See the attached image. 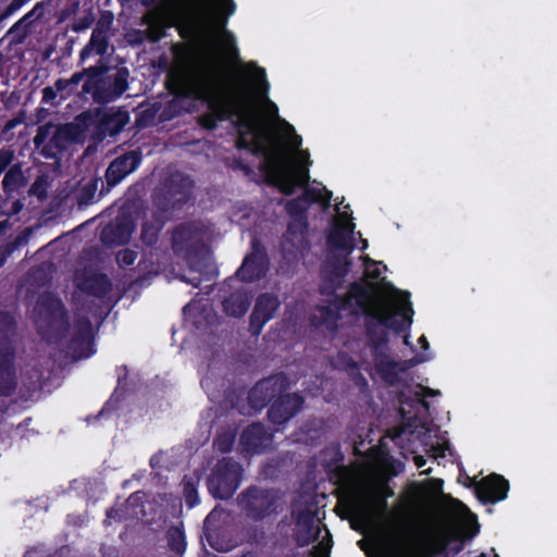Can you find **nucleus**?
<instances>
[{
	"label": "nucleus",
	"mask_w": 557,
	"mask_h": 557,
	"mask_svg": "<svg viewBox=\"0 0 557 557\" xmlns=\"http://www.w3.org/2000/svg\"><path fill=\"white\" fill-rule=\"evenodd\" d=\"M400 295V301L404 304L401 310L403 321L397 319V313L391 308L386 300L372 299L367 308L361 312L364 315V332L367 346L371 349L372 356L385 350L389 343L387 330H393L400 334L412 323L413 310L409 300L410 294L395 289Z\"/></svg>",
	"instance_id": "nucleus-1"
},
{
	"label": "nucleus",
	"mask_w": 557,
	"mask_h": 557,
	"mask_svg": "<svg viewBox=\"0 0 557 557\" xmlns=\"http://www.w3.org/2000/svg\"><path fill=\"white\" fill-rule=\"evenodd\" d=\"M265 172H268V184L276 187L281 194L293 196L297 187H302L304 190L300 196L308 207L312 203L330 206L332 193L329 189H315V187L308 185L310 175L307 166L290 165L286 162L284 156L272 154L269 157Z\"/></svg>",
	"instance_id": "nucleus-2"
},
{
	"label": "nucleus",
	"mask_w": 557,
	"mask_h": 557,
	"mask_svg": "<svg viewBox=\"0 0 557 557\" xmlns=\"http://www.w3.org/2000/svg\"><path fill=\"white\" fill-rule=\"evenodd\" d=\"M240 112L236 114L235 126L237 128V148L246 149L255 154H264L265 162L261 166V171L265 174L269 157L272 154L284 156L282 150L272 145L269 131L264 129L252 107L249 94L244 99Z\"/></svg>",
	"instance_id": "nucleus-3"
},
{
	"label": "nucleus",
	"mask_w": 557,
	"mask_h": 557,
	"mask_svg": "<svg viewBox=\"0 0 557 557\" xmlns=\"http://www.w3.org/2000/svg\"><path fill=\"white\" fill-rule=\"evenodd\" d=\"M17 336L15 315L0 311V397H12L18 387L15 367Z\"/></svg>",
	"instance_id": "nucleus-4"
},
{
	"label": "nucleus",
	"mask_w": 557,
	"mask_h": 557,
	"mask_svg": "<svg viewBox=\"0 0 557 557\" xmlns=\"http://www.w3.org/2000/svg\"><path fill=\"white\" fill-rule=\"evenodd\" d=\"M237 506L246 520L264 522L282 510V494L277 488L249 485L237 494Z\"/></svg>",
	"instance_id": "nucleus-5"
},
{
	"label": "nucleus",
	"mask_w": 557,
	"mask_h": 557,
	"mask_svg": "<svg viewBox=\"0 0 557 557\" xmlns=\"http://www.w3.org/2000/svg\"><path fill=\"white\" fill-rule=\"evenodd\" d=\"M38 331L49 342L62 343L69 336L71 322L62 300L53 295H41L37 301Z\"/></svg>",
	"instance_id": "nucleus-6"
},
{
	"label": "nucleus",
	"mask_w": 557,
	"mask_h": 557,
	"mask_svg": "<svg viewBox=\"0 0 557 557\" xmlns=\"http://www.w3.org/2000/svg\"><path fill=\"white\" fill-rule=\"evenodd\" d=\"M194 181L180 171L169 174L153 195V205L161 213L180 210L193 195Z\"/></svg>",
	"instance_id": "nucleus-7"
},
{
	"label": "nucleus",
	"mask_w": 557,
	"mask_h": 557,
	"mask_svg": "<svg viewBox=\"0 0 557 557\" xmlns=\"http://www.w3.org/2000/svg\"><path fill=\"white\" fill-rule=\"evenodd\" d=\"M248 92V88L239 84L225 97L211 98L208 102L209 112L198 117V124L202 128L213 131L219 122L234 119L240 112V106Z\"/></svg>",
	"instance_id": "nucleus-8"
},
{
	"label": "nucleus",
	"mask_w": 557,
	"mask_h": 557,
	"mask_svg": "<svg viewBox=\"0 0 557 557\" xmlns=\"http://www.w3.org/2000/svg\"><path fill=\"white\" fill-rule=\"evenodd\" d=\"M242 466L233 458H222L216 462L208 478V488L216 499H228L238 490L242 479Z\"/></svg>",
	"instance_id": "nucleus-9"
},
{
	"label": "nucleus",
	"mask_w": 557,
	"mask_h": 557,
	"mask_svg": "<svg viewBox=\"0 0 557 557\" xmlns=\"http://www.w3.org/2000/svg\"><path fill=\"white\" fill-rule=\"evenodd\" d=\"M52 127L53 125L50 123L40 125L33 140L35 147L41 149V154L49 159L57 158L76 138L75 133H73V125H69V123L55 126L53 134L50 136Z\"/></svg>",
	"instance_id": "nucleus-10"
},
{
	"label": "nucleus",
	"mask_w": 557,
	"mask_h": 557,
	"mask_svg": "<svg viewBox=\"0 0 557 557\" xmlns=\"http://www.w3.org/2000/svg\"><path fill=\"white\" fill-rule=\"evenodd\" d=\"M290 386L288 376L283 373H275L259 380L248 392L249 406L260 411L270 406L281 393L286 392Z\"/></svg>",
	"instance_id": "nucleus-11"
},
{
	"label": "nucleus",
	"mask_w": 557,
	"mask_h": 557,
	"mask_svg": "<svg viewBox=\"0 0 557 557\" xmlns=\"http://www.w3.org/2000/svg\"><path fill=\"white\" fill-rule=\"evenodd\" d=\"M375 285L368 281H355L349 284L348 290L344 295L336 292L334 294H322L332 297L327 304L337 311L338 314L352 308L354 304L362 312L367 305L374 299Z\"/></svg>",
	"instance_id": "nucleus-12"
},
{
	"label": "nucleus",
	"mask_w": 557,
	"mask_h": 557,
	"mask_svg": "<svg viewBox=\"0 0 557 557\" xmlns=\"http://www.w3.org/2000/svg\"><path fill=\"white\" fill-rule=\"evenodd\" d=\"M143 162V152L140 149H133L123 152L112 159L104 172L106 187L102 185L100 197L109 193L112 187L120 184L131 173L135 172Z\"/></svg>",
	"instance_id": "nucleus-13"
},
{
	"label": "nucleus",
	"mask_w": 557,
	"mask_h": 557,
	"mask_svg": "<svg viewBox=\"0 0 557 557\" xmlns=\"http://www.w3.org/2000/svg\"><path fill=\"white\" fill-rule=\"evenodd\" d=\"M269 253L262 243L253 238L250 242V252L247 253L236 271V275L243 283L259 282L269 272Z\"/></svg>",
	"instance_id": "nucleus-14"
},
{
	"label": "nucleus",
	"mask_w": 557,
	"mask_h": 557,
	"mask_svg": "<svg viewBox=\"0 0 557 557\" xmlns=\"http://www.w3.org/2000/svg\"><path fill=\"white\" fill-rule=\"evenodd\" d=\"M281 308V300L272 293H261L257 296L249 315L248 331L251 336H259L265 324L271 321Z\"/></svg>",
	"instance_id": "nucleus-15"
},
{
	"label": "nucleus",
	"mask_w": 557,
	"mask_h": 557,
	"mask_svg": "<svg viewBox=\"0 0 557 557\" xmlns=\"http://www.w3.org/2000/svg\"><path fill=\"white\" fill-rule=\"evenodd\" d=\"M351 269V261L347 256L333 255L322 265L321 294H334L343 287L345 277Z\"/></svg>",
	"instance_id": "nucleus-16"
},
{
	"label": "nucleus",
	"mask_w": 557,
	"mask_h": 557,
	"mask_svg": "<svg viewBox=\"0 0 557 557\" xmlns=\"http://www.w3.org/2000/svg\"><path fill=\"white\" fill-rule=\"evenodd\" d=\"M305 399L294 392L281 394L268 408V419L276 426H283L302 409Z\"/></svg>",
	"instance_id": "nucleus-17"
},
{
	"label": "nucleus",
	"mask_w": 557,
	"mask_h": 557,
	"mask_svg": "<svg viewBox=\"0 0 557 557\" xmlns=\"http://www.w3.org/2000/svg\"><path fill=\"white\" fill-rule=\"evenodd\" d=\"M292 516L294 522H296L294 542H296L297 547H306L318 541L321 530L315 527V515L309 507L297 509V506L293 503Z\"/></svg>",
	"instance_id": "nucleus-18"
},
{
	"label": "nucleus",
	"mask_w": 557,
	"mask_h": 557,
	"mask_svg": "<svg viewBox=\"0 0 557 557\" xmlns=\"http://www.w3.org/2000/svg\"><path fill=\"white\" fill-rule=\"evenodd\" d=\"M509 487L504 475L492 473L475 484V495L484 504H495L507 498Z\"/></svg>",
	"instance_id": "nucleus-19"
},
{
	"label": "nucleus",
	"mask_w": 557,
	"mask_h": 557,
	"mask_svg": "<svg viewBox=\"0 0 557 557\" xmlns=\"http://www.w3.org/2000/svg\"><path fill=\"white\" fill-rule=\"evenodd\" d=\"M271 443L272 434L262 422H252L239 435L242 449L249 455L263 454Z\"/></svg>",
	"instance_id": "nucleus-20"
},
{
	"label": "nucleus",
	"mask_w": 557,
	"mask_h": 557,
	"mask_svg": "<svg viewBox=\"0 0 557 557\" xmlns=\"http://www.w3.org/2000/svg\"><path fill=\"white\" fill-rule=\"evenodd\" d=\"M94 342V327L90 319L86 315H76L73 322L72 339H70L69 348L73 355L82 358L89 357L90 352H86V348Z\"/></svg>",
	"instance_id": "nucleus-21"
},
{
	"label": "nucleus",
	"mask_w": 557,
	"mask_h": 557,
	"mask_svg": "<svg viewBox=\"0 0 557 557\" xmlns=\"http://www.w3.org/2000/svg\"><path fill=\"white\" fill-rule=\"evenodd\" d=\"M129 88V69L120 66L113 74H104V86H102L100 103H111L120 98Z\"/></svg>",
	"instance_id": "nucleus-22"
},
{
	"label": "nucleus",
	"mask_w": 557,
	"mask_h": 557,
	"mask_svg": "<svg viewBox=\"0 0 557 557\" xmlns=\"http://www.w3.org/2000/svg\"><path fill=\"white\" fill-rule=\"evenodd\" d=\"M201 231L193 222H185L177 225L171 238L172 249L175 255L190 253L194 246L200 242Z\"/></svg>",
	"instance_id": "nucleus-23"
},
{
	"label": "nucleus",
	"mask_w": 557,
	"mask_h": 557,
	"mask_svg": "<svg viewBox=\"0 0 557 557\" xmlns=\"http://www.w3.org/2000/svg\"><path fill=\"white\" fill-rule=\"evenodd\" d=\"M76 287L90 296L102 298L112 289V283L106 273L97 271H85L81 276H76Z\"/></svg>",
	"instance_id": "nucleus-24"
},
{
	"label": "nucleus",
	"mask_w": 557,
	"mask_h": 557,
	"mask_svg": "<svg viewBox=\"0 0 557 557\" xmlns=\"http://www.w3.org/2000/svg\"><path fill=\"white\" fill-rule=\"evenodd\" d=\"M134 226L129 218H116L100 232V240L108 246H119L129 242Z\"/></svg>",
	"instance_id": "nucleus-25"
},
{
	"label": "nucleus",
	"mask_w": 557,
	"mask_h": 557,
	"mask_svg": "<svg viewBox=\"0 0 557 557\" xmlns=\"http://www.w3.org/2000/svg\"><path fill=\"white\" fill-rule=\"evenodd\" d=\"M109 67L100 60L98 64L85 67L79 71L83 74V85L81 92L91 95L95 102L99 103V96L104 86V74Z\"/></svg>",
	"instance_id": "nucleus-26"
},
{
	"label": "nucleus",
	"mask_w": 557,
	"mask_h": 557,
	"mask_svg": "<svg viewBox=\"0 0 557 557\" xmlns=\"http://www.w3.org/2000/svg\"><path fill=\"white\" fill-rule=\"evenodd\" d=\"M354 224L334 223L332 230L326 235V244L332 249H339L350 255L354 251Z\"/></svg>",
	"instance_id": "nucleus-27"
},
{
	"label": "nucleus",
	"mask_w": 557,
	"mask_h": 557,
	"mask_svg": "<svg viewBox=\"0 0 557 557\" xmlns=\"http://www.w3.org/2000/svg\"><path fill=\"white\" fill-rule=\"evenodd\" d=\"M251 299L252 294L249 290L237 289L223 299V311L228 317L242 318L248 311Z\"/></svg>",
	"instance_id": "nucleus-28"
},
{
	"label": "nucleus",
	"mask_w": 557,
	"mask_h": 557,
	"mask_svg": "<svg viewBox=\"0 0 557 557\" xmlns=\"http://www.w3.org/2000/svg\"><path fill=\"white\" fill-rule=\"evenodd\" d=\"M129 123V113L119 109L115 112H106L98 119V132L102 136L119 135Z\"/></svg>",
	"instance_id": "nucleus-29"
},
{
	"label": "nucleus",
	"mask_w": 557,
	"mask_h": 557,
	"mask_svg": "<svg viewBox=\"0 0 557 557\" xmlns=\"http://www.w3.org/2000/svg\"><path fill=\"white\" fill-rule=\"evenodd\" d=\"M372 357L374 360L375 371L384 383L389 386H394L400 382L397 360L391 359L385 350L375 354Z\"/></svg>",
	"instance_id": "nucleus-30"
},
{
	"label": "nucleus",
	"mask_w": 557,
	"mask_h": 557,
	"mask_svg": "<svg viewBox=\"0 0 557 557\" xmlns=\"http://www.w3.org/2000/svg\"><path fill=\"white\" fill-rule=\"evenodd\" d=\"M27 183L26 176L22 171V164L20 161L12 165L4 174L2 180V190L5 195L4 202H9L10 199L17 194Z\"/></svg>",
	"instance_id": "nucleus-31"
},
{
	"label": "nucleus",
	"mask_w": 557,
	"mask_h": 557,
	"mask_svg": "<svg viewBox=\"0 0 557 557\" xmlns=\"http://www.w3.org/2000/svg\"><path fill=\"white\" fill-rule=\"evenodd\" d=\"M109 47V36L108 34L94 29L88 42L84 46V48L79 52L81 61H85L92 53L98 55H103L107 53Z\"/></svg>",
	"instance_id": "nucleus-32"
},
{
	"label": "nucleus",
	"mask_w": 557,
	"mask_h": 557,
	"mask_svg": "<svg viewBox=\"0 0 557 557\" xmlns=\"http://www.w3.org/2000/svg\"><path fill=\"white\" fill-rule=\"evenodd\" d=\"M240 71L247 75L255 88L267 97L269 92V81L267 79V71L259 66L256 62L250 61L242 64Z\"/></svg>",
	"instance_id": "nucleus-33"
},
{
	"label": "nucleus",
	"mask_w": 557,
	"mask_h": 557,
	"mask_svg": "<svg viewBox=\"0 0 557 557\" xmlns=\"http://www.w3.org/2000/svg\"><path fill=\"white\" fill-rule=\"evenodd\" d=\"M144 23L147 25L145 35L151 42H157L165 36L168 25L162 15L149 13L145 15Z\"/></svg>",
	"instance_id": "nucleus-34"
},
{
	"label": "nucleus",
	"mask_w": 557,
	"mask_h": 557,
	"mask_svg": "<svg viewBox=\"0 0 557 557\" xmlns=\"http://www.w3.org/2000/svg\"><path fill=\"white\" fill-rule=\"evenodd\" d=\"M162 227L163 221L161 212H154L152 214L151 221H146L141 225V240L148 246H153L158 243L159 233L161 232Z\"/></svg>",
	"instance_id": "nucleus-35"
},
{
	"label": "nucleus",
	"mask_w": 557,
	"mask_h": 557,
	"mask_svg": "<svg viewBox=\"0 0 557 557\" xmlns=\"http://www.w3.org/2000/svg\"><path fill=\"white\" fill-rule=\"evenodd\" d=\"M168 547L171 552L182 555L186 552V533L184 532V523L171 525L165 532Z\"/></svg>",
	"instance_id": "nucleus-36"
},
{
	"label": "nucleus",
	"mask_w": 557,
	"mask_h": 557,
	"mask_svg": "<svg viewBox=\"0 0 557 557\" xmlns=\"http://www.w3.org/2000/svg\"><path fill=\"white\" fill-rule=\"evenodd\" d=\"M139 494H140V492L131 494L126 498L125 503H123L121 506L109 507L106 511V518L102 523L104 525H109V524H111L112 520L117 521V522L127 520V506L131 504H136L138 500H140L141 497L139 496Z\"/></svg>",
	"instance_id": "nucleus-37"
},
{
	"label": "nucleus",
	"mask_w": 557,
	"mask_h": 557,
	"mask_svg": "<svg viewBox=\"0 0 557 557\" xmlns=\"http://www.w3.org/2000/svg\"><path fill=\"white\" fill-rule=\"evenodd\" d=\"M318 312L319 315L313 317L311 320L312 324L315 326H325L330 329L336 327L337 322L341 319V314H338L330 304L319 305Z\"/></svg>",
	"instance_id": "nucleus-38"
},
{
	"label": "nucleus",
	"mask_w": 557,
	"mask_h": 557,
	"mask_svg": "<svg viewBox=\"0 0 557 557\" xmlns=\"http://www.w3.org/2000/svg\"><path fill=\"white\" fill-rule=\"evenodd\" d=\"M345 370L347 371L350 381L360 389L364 391L368 388L369 383L366 376L360 372L358 361L352 359L351 356L345 354L343 356Z\"/></svg>",
	"instance_id": "nucleus-39"
},
{
	"label": "nucleus",
	"mask_w": 557,
	"mask_h": 557,
	"mask_svg": "<svg viewBox=\"0 0 557 557\" xmlns=\"http://www.w3.org/2000/svg\"><path fill=\"white\" fill-rule=\"evenodd\" d=\"M73 126L75 137L77 135L85 134L90 127L96 126L99 129V114L90 111L78 114L73 123H69Z\"/></svg>",
	"instance_id": "nucleus-40"
},
{
	"label": "nucleus",
	"mask_w": 557,
	"mask_h": 557,
	"mask_svg": "<svg viewBox=\"0 0 557 557\" xmlns=\"http://www.w3.org/2000/svg\"><path fill=\"white\" fill-rule=\"evenodd\" d=\"M83 82V74L81 72H74L70 79L59 78L55 81V87L60 90L61 98L65 99L73 94H82L78 90L79 84Z\"/></svg>",
	"instance_id": "nucleus-41"
},
{
	"label": "nucleus",
	"mask_w": 557,
	"mask_h": 557,
	"mask_svg": "<svg viewBox=\"0 0 557 557\" xmlns=\"http://www.w3.org/2000/svg\"><path fill=\"white\" fill-rule=\"evenodd\" d=\"M98 188L99 178L97 177L84 184L76 196L78 206L82 207L94 203Z\"/></svg>",
	"instance_id": "nucleus-42"
},
{
	"label": "nucleus",
	"mask_w": 557,
	"mask_h": 557,
	"mask_svg": "<svg viewBox=\"0 0 557 557\" xmlns=\"http://www.w3.org/2000/svg\"><path fill=\"white\" fill-rule=\"evenodd\" d=\"M30 234H32V228L27 227V228L23 230L21 233H18L15 236V238L13 240L8 242L3 245H0V252L8 260L10 258V256L14 252L15 249H18V247L27 244Z\"/></svg>",
	"instance_id": "nucleus-43"
},
{
	"label": "nucleus",
	"mask_w": 557,
	"mask_h": 557,
	"mask_svg": "<svg viewBox=\"0 0 557 557\" xmlns=\"http://www.w3.org/2000/svg\"><path fill=\"white\" fill-rule=\"evenodd\" d=\"M183 497H185V504L191 508L199 503L197 483L193 479H186L183 481Z\"/></svg>",
	"instance_id": "nucleus-44"
},
{
	"label": "nucleus",
	"mask_w": 557,
	"mask_h": 557,
	"mask_svg": "<svg viewBox=\"0 0 557 557\" xmlns=\"http://www.w3.org/2000/svg\"><path fill=\"white\" fill-rule=\"evenodd\" d=\"M286 211L289 215L294 218H306V213L309 209L305 199L301 196H298L292 200L286 202Z\"/></svg>",
	"instance_id": "nucleus-45"
},
{
	"label": "nucleus",
	"mask_w": 557,
	"mask_h": 557,
	"mask_svg": "<svg viewBox=\"0 0 557 557\" xmlns=\"http://www.w3.org/2000/svg\"><path fill=\"white\" fill-rule=\"evenodd\" d=\"M15 151L11 147L0 148V176L14 165Z\"/></svg>",
	"instance_id": "nucleus-46"
},
{
	"label": "nucleus",
	"mask_w": 557,
	"mask_h": 557,
	"mask_svg": "<svg viewBox=\"0 0 557 557\" xmlns=\"http://www.w3.org/2000/svg\"><path fill=\"white\" fill-rule=\"evenodd\" d=\"M95 23V15L91 10H88L85 15H81L72 25V30L79 33L88 29Z\"/></svg>",
	"instance_id": "nucleus-47"
},
{
	"label": "nucleus",
	"mask_w": 557,
	"mask_h": 557,
	"mask_svg": "<svg viewBox=\"0 0 557 557\" xmlns=\"http://www.w3.org/2000/svg\"><path fill=\"white\" fill-rule=\"evenodd\" d=\"M246 539L247 542L251 545L261 544L265 539V531L259 525H250L246 529Z\"/></svg>",
	"instance_id": "nucleus-48"
},
{
	"label": "nucleus",
	"mask_w": 557,
	"mask_h": 557,
	"mask_svg": "<svg viewBox=\"0 0 557 557\" xmlns=\"http://www.w3.org/2000/svg\"><path fill=\"white\" fill-rule=\"evenodd\" d=\"M137 258V253L131 248H123L121 251L116 255V263L120 268H127L132 265Z\"/></svg>",
	"instance_id": "nucleus-49"
},
{
	"label": "nucleus",
	"mask_w": 557,
	"mask_h": 557,
	"mask_svg": "<svg viewBox=\"0 0 557 557\" xmlns=\"http://www.w3.org/2000/svg\"><path fill=\"white\" fill-rule=\"evenodd\" d=\"M113 20L114 15L111 11L102 10L100 12V18L98 20L96 27L94 29L108 34L113 24Z\"/></svg>",
	"instance_id": "nucleus-50"
},
{
	"label": "nucleus",
	"mask_w": 557,
	"mask_h": 557,
	"mask_svg": "<svg viewBox=\"0 0 557 557\" xmlns=\"http://www.w3.org/2000/svg\"><path fill=\"white\" fill-rule=\"evenodd\" d=\"M234 445V436L228 434L219 435L214 440V446L222 453L227 454V451H232Z\"/></svg>",
	"instance_id": "nucleus-51"
},
{
	"label": "nucleus",
	"mask_w": 557,
	"mask_h": 557,
	"mask_svg": "<svg viewBox=\"0 0 557 557\" xmlns=\"http://www.w3.org/2000/svg\"><path fill=\"white\" fill-rule=\"evenodd\" d=\"M154 116H156V109H149V110L143 111L136 116L135 124L139 127H146V126L152 125V124H154V121H153Z\"/></svg>",
	"instance_id": "nucleus-52"
},
{
	"label": "nucleus",
	"mask_w": 557,
	"mask_h": 557,
	"mask_svg": "<svg viewBox=\"0 0 557 557\" xmlns=\"http://www.w3.org/2000/svg\"><path fill=\"white\" fill-rule=\"evenodd\" d=\"M115 410V407L111 404V399L104 403L102 408L99 410L97 414H90L86 418L87 423H96L100 418H107L111 414V412Z\"/></svg>",
	"instance_id": "nucleus-53"
},
{
	"label": "nucleus",
	"mask_w": 557,
	"mask_h": 557,
	"mask_svg": "<svg viewBox=\"0 0 557 557\" xmlns=\"http://www.w3.org/2000/svg\"><path fill=\"white\" fill-rule=\"evenodd\" d=\"M8 202H4L0 205V214L2 215H5L8 219L13 216V215H16L20 213V211L22 210L23 208V202L20 200V199H15L12 205H11V208L10 209H5L4 206L7 205Z\"/></svg>",
	"instance_id": "nucleus-54"
},
{
	"label": "nucleus",
	"mask_w": 557,
	"mask_h": 557,
	"mask_svg": "<svg viewBox=\"0 0 557 557\" xmlns=\"http://www.w3.org/2000/svg\"><path fill=\"white\" fill-rule=\"evenodd\" d=\"M423 360H424L423 358L418 357V356H414L412 358L405 359V360H397L398 361V371H399V373H405L409 369L416 367L417 364H419V362H421Z\"/></svg>",
	"instance_id": "nucleus-55"
},
{
	"label": "nucleus",
	"mask_w": 557,
	"mask_h": 557,
	"mask_svg": "<svg viewBox=\"0 0 557 557\" xmlns=\"http://www.w3.org/2000/svg\"><path fill=\"white\" fill-rule=\"evenodd\" d=\"M423 360H424L423 358L418 357V356H414L412 358L405 359V360H397L398 361V371H399V373H405L409 369L416 367L417 364H419V362H421Z\"/></svg>",
	"instance_id": "nucleus-56"
},
{
	"label": "nucleus",
	"mask_w": 557,
	"mask_h": 557,
	"mask_svg": "<svg viewBox=\"0 0 557 557\" xmlns=\"http://www.w3.org/2000/svg\"><path fill=\"white\" fill-rule=\"evenodd\" d=\"M438 395H440L438 389H434L429 386H422V393H421V396L423 398L421 400L422 407H424L428 410L430 408V403L428 400H425V398H432V397H436Z\"/></svg>",
	"instance_id": "nucleus-57"
},
{
	"label": "nucleus",
	"mask_w": 557,
	"mask_h": 557,
	"mask_svg": "<svg viewBox=\"0 0 557 557\" xmlns=\"http://www.w3.org/2000/svg\"><path fill=\"white\" fill-rule=\"evenodd\" d=\"M60 90L57 89L55 84L53 86H46L42 90V103H52Z\"/></svg>",
	"instance_id": "nucleus-58"
},
{
	"label": "nucleus",
	"mask_w": 557,
	"mask_h": 557,
	"mask_svg": "<svg viewBox=\"0 0 557 557\" xmlns=\"http://www.w3.org/2000/svg\"><path fill=\"white\" fill-rule=\"evenodd\" d=\"M284 124L287 128V131L289 132V134L292 135V139H290V145L294 149H298L301 145V138L295 134V127L294 125H292L290 123L284 121Z\"/></svg>",
	"instance_id": "nucleus-59"
},
{
	"label": "nucleus",
	"mask_w": 557,
	"mask_h": 557,
	"mask_svg": "<svg viewBox=\"0 0 557 557\" xmlns=\"http://www.w3.org/2000/svg\"><path fill=\"white\" fill-rule=\"evenodd\" d=\"M369 263L374 264V265H377V264H379V263H377V262H375L374 260H372V259L368 258L367 264H369ZM366 273H367V275H368L369 277H371L372 280H379V278H380V276L382 275V271L379 269V267H375L374 269H371V270H370V269H368Z\"/></svg>",
	"instance_id": "nucleus-60"
},
{
	"label": "nucleus",
	"mask_w": 557,
	"mask_h": 557,
	"mask_svg": "<svg viewBox=\"0 0 557 557\" xmlns=\"http://www.w3.org/2000/svg\"><path fill=\"white\" fill-rule=\"evenodd\" d=\"M332 546V540L331 534L327 532V537H324L321 543L319 544V547L322 548L326 554L330 552Z\"/></svg>",
	"instance_id": "nucleus-61"
},
{
	"label": "nucleus",
	"mask_w": 557,
	"mask_h": 557,
	"mask_svg": "<svg viewBox=\"0 0 557 557\" xmlns=\"http://www.w3.org/2000/svg\"><path fill=\"white\" fill-rule=\"evenodd\" d=\"M32 13L33 11L26 13L25 15H23L21 17V20H18L12 27L11 29L9 30V33H14L17 28H20V26L26 21L28 20L30 16H32Z\"/></svg>",
	"instance_id": "nucleus-62"
},
{
	"label": "nucleus",
	"mask_w": 557,
	"mask_h": 557,
	"mask_svg": "<svg viewBox=\"0 0 557 557\" xmlns=\"http://www.w3.org/2000/svg\"><path fill=\"white\" fill-rule=\"evenodd\" d=\"M225 8H226V16H231L236 10V3L234 0H224Z\"/></svg>",
	"instance_id": "nucleus-63"
},
{
	"label": "nucleus",
	"mask_w": 557,
	"mask_h": 557,
	"mask_svg": "<svg viewBox=\"0 0 557 557\" xmlns=\"http://www.w3.org/2000/svg\"><path fill=\"white\" fill-rule=\"evenodd\" d=\"M414 463L418 468H422L425 466L426 463V460L424 459V457L422 456H417L414 457Z\"/></svg>",
	"instance_id": "nucleus-64"
}]
</instances>
